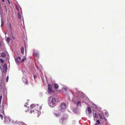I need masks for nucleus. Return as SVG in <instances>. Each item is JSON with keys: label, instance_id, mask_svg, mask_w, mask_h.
<instances>
[{"label": "nucleus", "instance_id": "nucleus-9", "mask_svg": "<svg viewBox=\"0 0 125 125\" xmlns=\"http://www.w3.org/2000/svg\"><path fill=\"white\" fill-rule=\"evenodd\" d=\"M15 59L16 63L18 64L21 61V58L20 57H18L17 58H15Z\"/></svg>", "mask_w": 125, "mask_h": 125}, {"label": "nucleus", "instance_id": "nucleus-41", "mask_svg": "<svg viewBox=\"0 0 125 125\" xmlns=\"http://www.w3.org/2000/svg\"><path fill=\"white\" fill-rule=\"evenodd\" d=\"M12 37L13 38V39H14L15 38V37H13V36H12Z\"/></svg>", "mask_w": 125, "mask_h": 125}, {"label": "nucleus", "instance_id": "nucleus-19", "mask_svg": "<svg viewBox=\"0 0 125 125\" xmlns=\"http://www.w3.org/2000/svg\"><path fill=\"white\" fill-rule=\"evenodd\" d=\"M54 114L55 116L57 117H59L60 116V114L57 113H54Z\"/></svg>", "mask_w": 125, "mask_h": 125}, {"label": "nucleus", "instance_id": "nucleus-15", "mask_svg": "<svg viewBox=\"0 0 125 125\" xmlns=\"http://www.w3.org/2000/svg\"><path fill=\"white\" fill-rule=\"evenodd\" d=\"M68 89V87L66 86H64L62 88V90L65 91H67Z\"/></svg>", "mask_w": 125, "mask_h": 125}, {"label": "nucleus", "instance_id": "nucleus-29", "mask_svg": "<svg viewBox=\"0 0 125 125\" xmlns=\"http://www.w3.org/2000/svg\"><path fill=\"white\" fill-rule=\"evenodd\" d=\"M2 98V95H1L0 96V105L1 104Z\"/></svg>", "mask_w": 125, "mask_h": 125}, {"label": "nucleus", "instance_id": "nucleus-21", "mask_svg": "<svg viewBox=\"0 0 125 125\" xmlns=\"http://www.w3.org/2000/svg\"><path fill=\"white\" fill-rule=\"evenodd\" d=\"M54 87L55 89H58L59 88L58 85L56 83H55L54 84Z\"/></svg>", "mask_w": 125, "mask_h": 125}, {"label": "nucleus", "instance_id": "nucleus-27", "mask_svg": "<svg viewBox=\"0 0 125 125\" xmlns=\"http://www.w3.org/2000/svg\"><path fill=\"white\" fill-rule=\"evenodd\" d=\"M28 104L27 103H26L25 104V105H24V106L25 107H27L28 108V109H27V111H29V110H28V109H29V106H27V105Z\"/></svg>", "mask_w": 125, "mask_h": 125}, {"label": "nucleus", "instance_id": "nucleus-4", "mask_svg": "<svg viewBox=\"0 0 125 125\" xmlns=\"http://www.w3.org/2000/svg\"><path fill=\"white\" fill-rule=\"evenodd\" d=\"M66 105L65 103H62L59 107L61 108H60V110L62 112H64L66 108Z\"/></svg>", "mask_w": 125, "mask_h": 125}, {"label": "nucleus", "instance_id": "nucleus-23", "mask_svg": "<svg viewBox=\"0 0 125 125\" xmlns=\"http://www.w3.org/2000/svg\"><path fill=\"white\" fill-rule=\"evenodd\" d=\"M21 53L23 54L24 52V49L23 47H22L21 49Z\"/></svg>", "mask_w": 125, "mask_h": 125}, {"label": "nucleus", "instance_id": "nucleus-35", "mask_svg": "<svg viewBox=\"0 0 125 125\" xmlns=\"http://www.w3.org/2000/svg\"><path fill=\"white\" fill-rule=\"evenodd\" d=\"M26 58V57H25L24 56V58H23V59H22V60L21 61V62H23L25 59Z\"/></svg>", "mask_w": 125, "mask_h": 125}, {"label": "nucleus", "instance_id": "nucleus-1", "mask_svg": "<svg viewBox=\"0 0 125 125\" xmlns=\"http://www.w3.org/2000/svg\"><path fill=\"white\" fill-rule=\"evenodd\" d=\"M30 107L31 110L30 111V113H37L38 115H39L41 113L40 110L42 109L41 106H39L38 104H31L30 106Z\"/></svg>", "mask_w": 125, "mask_h": 125}, {"label": "nucleus", "instance_id": "nucleus-38", "mask_svg": "<svg viewBox=\"0 0 125 125\" xmlns=\"http://www.w3.org/2000/svg\"><path fill=\"white\" fill-rule=\"evenodd\" d=\"M36 77V75L34 76V77L35 79V78Z\"/></svg>", "mask_w": 125, "mask_h": 125}, {"label": "nucleus", "instance_id": "nucleus-16", "mask_svg": "<svg viewBox=\"0 0 125 125\" xmlns=\"http://www.w3.org/2000/svg\"><path fill=\"white\" fill-rule=\"evenodd\" d=\"M33 54H35L36 56L37 57H38L39 56V52L38 51H36L35 52H33Z\"/></svg>", "mask_w": 125, "mask_h": 125}, {"label": "nucleus", "instance_id": "nucleus-3", "mask_svg": "<svg viewBox=\"0 0 125 125\" xmlns=\"http://www.w3.org/2000/svg\"><path fill=\"white\" fill-rule=\"evenodd\" d=\"M74 96H75L77 100H78L80 99L81 100V99L84 96V94L82 92L78 91L74 95Z\"/></svg>", "mask_w": 125, "mask_h": 125}, {"label": "nucleus", "instance_id": "nucleus-33", "mask_svg": "<svg viewBox=\"0 0 125 125\" xmlns=\"http://www.w3.org/2000/svg\"><path fill=\"white\" fill-rule=\"evenodd\" d=\"M0 61L2 63H4L3 60L2 59V58H1L0 59Z\"/></svg>", "mask_w": 125, "mask_h": 125}, {"label": "nucleus", "instance_id": "nucleus-7", "mask_svg": "<svg viewBox=\"0 0 125 125\" xmlns=\"http://www.w3.org/2000/svg\"><path fill=\"white\" fill-rule=\"evenodd\" d=\"M7 66L6 64H5L3 66L2 70L1 68V66H0V68L1 71H2L3 72L5 73L7 71Z\"/></svg>", "mask_w": 125, "mask_h": 125}, {"label": "nucleus", "instance_id": "nucleus-11", "mask_svg": "<svg viewBox=\"0 0 125 125\" xmlns=\"http://www.w3.org/2000/svg\"><path fill=\"white\" fill-rule=\"evenodd\" d=\"M9 27L10 29V31L11 32V34L12 35V33L13 32V29L10 23L9 25Z\"/></svg>", "mask_w": 125, "mask_h": 125}, {"label": "nucleus", "instance_id": "nucleus-40", "mask_svg": "<svg viewBox=\"0 0 125 125\" xmlns=\"http://www.w3.org/2000/svg\"><path fill=\"white\" fill-rule=\"evenodd\" d=\"M1 46V44L0 42V47Z\"/></svg>", "mask_w": 125, "mask_h": 125}, {"label": "nucleus", "instance_id": "nucleus-34", "mask_svg": "<svg viewBox=\"0 0 125 125\" xmlns=\"http://www.w3.org/2000/svg\"><path fill=\"white\" fill-rule=\"evenodd\" d=\"M0 117L1 119L2 120H3V116L2 115L0 114Z\"/></svg>", "mask_w": 125, "mask_h": 125}, {"label": "nucleus", "instance_id": "nucleus-31", "mask_svg": "<svg viewBox=\"0 0 125 125\" xmlns=\"http://www.w3.org/2000/svg\"><path fill=\"white\" fill-rule=\"evenodd\" d=\"M9 58H10L9 56L8 55V56L7 57V60L8 61V62L9 63Z\"/></svg>", "mask_w": 125, "mask_h": 125}, {"label": "nucleus", "instance_id": "nucleus-43", "mask_svg": "<svg viewBox=\"0 0 125 125\" xmlns=\"http://www.w3.org/2000/svg\"><path fill=\"white\" fill-rule=\"evenodd\" d=\"M84 103H85L86 104H87V103H86V102H84Z\"/></svg>", "mask_w": 125, "mask_h": 125}, {"label": "nucleus", "instance_id": "nucleus-30", "mask_svg": "<svg viewBox=\"0 0 125 125\" xmlns=\"http://www.w3.org/2000/svg\"><path fill=\"white\" fill-rule=\"evenodd\" d=\"M96 122V123L98 124H101L100 122L98 120H97Z\"/></svg>", "mask_w": 125, "mask_h": 125}, {"label": "nucleus", "instance_id": "nucleus-25", "mask_svg": "<svg viewBox=\"0 0 125 125\" xmlns=\"http://www.w3.org/2000/svg\"><path fill=\"white\" fill-rule=\"evenodd\" d=\"M1 26H2L4 24V21L2 19V18L1 17Z\"/></svg>", "mask_w": 125, "mask_h": 125}, {"label": "nucleus", "instance_id": "nucleus-2", "mask_svg": "<svg viewBox=\"0 0 125 125\" xmlns=\"http://www.w3.org/2000/svg\"><path fill=\"white\" fill-rule=\"evenodd\" d=\"M56 99L52 96H50L48 98V103L49 105L51 107H54L56 105Z\"/></svg>", "mask_w": 125, "mask_h": 125}, {"label": "nucleus", "instance_id": "nucleus-42", "mask_svg": "<svg viewBox=\"0 0 125 125\" xmlns=\"http://www.w3.org/2000/svg\"><path fill=\"white\" fill-rule=\"evenodd\" d=\"M2 1H3V2H4V0H2Z\"/></svg>", "mask_w": 125, "mask_h": 125}, {"label": "nucleus", "instance_id": "nucleus-17", "mask_svg": "<svg viewBox=\"0 0 125 125\" xmlns=\"http://www.w3.org/2000/svg\"><path fill=\"white\" fill-rule=\"evenodd\" d=\"M22 80L24 83L26 84H27L28 82V81L27 79L24 78H22Z\"/></svg>", "mask_w": 125, "mask_h": 125}, {"label": "nucleus", "instance_id": "nucleus-32", "mask_svg": "<svg viewBox=\"0 0 125 125\" xmlns=\"http://www.w3.org/2000/svg\"><path fill=\"white\" fill-rule=\"evenodd\" d=\"M105 114L106 116L108 117V116L109 115L108 113L107 112H105Z\"/></svg>", "mask_w": 125, "mask_h": 125}, {"label": "nucleus", "instance_id": "nucleus-28", "mask_svg": "<svg viewBox=\"0 0 125 125\" xmlns=\"http://www.w3.org/2000/svg\"><path fill=\"white\" fill-rule=\"evenodd\" d=\"M92 106L94 108H96V105L94 104H92Z\"/></svg>", "mask_w": 125, "mask_h": 125}, {"label": "nucleus", "instance_id": "nucleus-39", "mask_svg": "<svg viewBox=\"0 0 125 125\" xmlns=\"http://www.w3.org/2000/svg\"><path fill=\"white\" fill-rule=\"evenodd\" d=\"M61 120V121H63L64 120V119H62Z\"/></svg>", "mask_w": 125, "mask_h": 125}, {"label": "nucleus", "instance_id": "nucleus-37", "mask_svg": "<svg viewBox=\"0 0 125 125\" xmlns=\"http://www.w3.org/2000/svg\"><path fill=\"white\" fill-rule=\"evenodd\" d=\"M8 2L10 4V1H9V0H8Z\"/></svg>", "mask_w": 125, "mask_h": 125}, {"label": "nucleus", "instance_id": "nucleus-26", "mask_svg": "<svg viewBox=\"0 0 125 125\" xmlns=\"http://www.w3.org/2000/svg\"><path fill=\"white\" fill-rule=\"evenodd\" d=\"M18 18L19 19H20L21 18V16L20 13L19 12H18Z\"/></svg>", "mask_w": 125, "mask_h": 125}, {"label": "nucleus", "instance_id": "nucleus-12", "mask_svg": "<svg viewBox=\"0 0 125 125\" xmlns=\"http://www.w3.org/2000/svg\"><path fill=\"white\" fill-rule=\"evenodd\" d=\"M81 102L78 101L77 103V107H79L81 106Z\"/></svg>", "mask_w": 125, "mask_h": 125}, {"label": "nucleus", "instance_id": "nucleus-24", "mask_svg": "<svg viewBox=\"0 0 125 125\" xmlns=\"http://www.w3.org/2000/svg\"><path fill=\"white\" fill-rule=\"evenodd\" d=\"M1 56L2 57H4L5 56V54L4 53H2L1 54Z\"/></svg>", "mask_w": 125, "mask_h": 125}, {"label": "nucleus", "instance_id": "nucleus-44", "mask_svg": "<svg viewBox=\"0 0 125 125\" xmlns=\"http://www.w3.org/2000/svg\"><path fill=\"white\" fill-rule=\"evenodd\" d=\"M62 124H63V122H62Z\"/></svg>", "mask_w": 125, "mask_h": 125}, {"label": "nucleus", "instance_id": "nucleus-20", "mask_svg": "<svg viewBox=\"0 0 125 125\" xmlns=\"http://www.w3.org/2000/svg\"><path fill=\"white\" fill-rule=\"evenodd\" d=\"M6 40L8 43H9L10 41V39L9 37H7L6 39Z\"/></svg>", "mask_w": 125, "mask_h": 125}, {"label": "nucleus", "instance_id": "nucleus-22", "mask_svg": "<svg viewBox=\"0 0 125 125\" xmlns=\"http://www.w3.org/2000/svg\"><path fill=\"white\" fill-rule=\"evenodd\" d=\"M5 89H6L5 87L3 89H2V88H1L0 90V92H4V90Z\"/></svg>", "mask_w": 125, "mask_h": 125}, {"label": "nucleus", "instance_id": "nucleus-8", "mask_svg": "<svg viewBox=\"0 0 125 125\" xmlns=\"http://www.w3.org/2000/svg\"><path fill=\"white\" fill-rule=\"evenodd\" d=\"M48 88L47 92L48 93H50L52 91V93H53V91H52V87L51 84H48Z\"/></svg>", "mask_w": 125, "mask_h": 125}, {"label": "nucleus", "instance_id": "nucleus-6", "mask_svg": "<svg viewBox=\"0 0 125 125\" xmlns=\"http://www.w3.org/2000/svg\"><path fill=\"white\" fill-rule=\"evenodd\" d=\"M4 122L6 124H8L10 121V120L9 117L8 116H5L4 117Z\"/></svg>", "mask_w": 125, "mask_h": 125}, {"label": "nucleus", "instance_id": "nucleus-5", "mask_svg": "<svg viewBox=\"0 0 125 125\" xmlns=\"http://www.w3.org/2000/svg\"><path fill=\"white\" fill-rule=\"evenodd\" d=\"M98 115L100 117V118L101 119L104 120L106 121L107 120V119L105 117L104 115V114L102 112H100V113H98Z\"/></svg>", "mask_w": 125, "mask_h": 125}, {"label": "nucleus", "instance_id": "nucleus-36", "mask_svg": "<svg viewBox=\"0 0 125 125\" xmlns=\"http://www.w3.org/2000/svg\"><path fill=\"white\" fill-rule=\"evenodd\" d=\"M9 79V76H8L6 78V81L7 82H8Z\"/></svg>", "mask_w": 125, "mask_h": 125}, {"label": "nucleus", "instance_id": "nucleus-10", "mask_svg": "<svg viewBox=\"0 0 125 125\" xmlns=\"http://www.w3.org/2000/svg\"><path fill=\"white\" fill-rule=\"evenodd\" d=\"M94 120L95 121L98 118V116L97 114L95 113L94 114H93Z\"/></svg>", "mask_w": 125, "mask_h": 125}, {"label": "nucleus", "instance_id": "nucleus-13", "mask_svg": "<svg viewBox=\"0 0 125 125\" xmlns=\"http://www.w3.org/2000/svg\"><path fill=\"white\" fill-rule=\"evenodd\" d=\"M73 111L75 113L78 114L79 113L78 110L77 108H74L73 109Z\"/></svg>", "mask_w": 125, "mask_h": 125}, {"label": "nucleus", "instance_id": "nucleus-18", "mask_svg": "<svg viewBox=\"0 0 125 125\" xmlns=\"http://www.w3.org/2000/svg\"><path fill=\"white\" fill-rule=\"evenodd\" d=\"M17 123L19 124V125H27L24 123L21 122H17Z\"/></svg>", "mask_w": 125, "mask_h": 125}, {"label": "nucleus", "instance_id": "nucleus-14", "mask_svg": "<svg viewBox=\"0 0 125 125\" xmlns=\"http://www.w3.org/2000/svg\"><path fill=\"white\" fill-rule=\"evenodd\" d=\"M87 110L88 111L89 114H90L91 113L92 111L91 109V108L90 107H88L87 109Z\"/></svg>", "mask_w": 125, "mask_h": 125}]
</instances>
